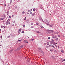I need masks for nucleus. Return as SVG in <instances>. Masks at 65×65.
<instances>
[{"label":"nucleus","instance_id":"f257e3e1","mask_svg":"<svg viewBox=\"0 0 65 65\" xmlns=\"http://www.w3.org/2000/svg\"><path fill=\"white\" fill-rule=\"evenodd\" d=\"M39 20H40V21L41 22H44V21H43L42 18L41 17H40L39 18Z\"/></svg>","mask_w":65,"mask_h":65},{"label":"nucleus","instance_id":"f03ea898","mask_svg":"<svg viewBox=\"0 0 65 65\" xmlns=\"http://www.w3.org/2000/svg\"><path fill=\"white\" fill-rule=\"evenodd\" d=\"M47 30V31H50L51 32V33H53L54 32V31L53 30Z\"/></svg>","mask_w":65,"mask_h":65},{"label":"nucleus","instance_id":"7ed1b4c3","mask_svg":"<svg viewBox=\"0 0 65 65\" xmlns=\"http://www.w3.org/2000/svg\"><path fill=\"white\" fill-rule=\"evenodd\" d=\"M24 41L25 42V43H28V41L26 40H24Z\"/></svg>","mask_w":65,"mask_h":65},{"label":"nucleus","instance_id":"20e7f679","mask_svg":"<svg viewBox=\"0 0 65 65\" xmlns=\"http://www.w3.org/2000/svg\"><path fill=\"white\" fill-rule=\"evenodd\" d=\"M49 27H52L53 26V24H52L51 25V24H48V25Z\"/></svg>","mask_w":65,"mask_h":65},{"label":"nucleus","instance_id":"39448f33","mask_svg":"<svg viewBox=\"0 0 65 65\" xmlns=\"http://www.w3.org/2000/svg\"><path fill=\"white\" fill-rule=\"evenodd\" d=\"M36 25L38 26H40V24H39V23H36Z\"/></svg>","mask_w":65,"mask_h":65},{"label":"nucleus","instance_id":"423d86ee","mask_svg":"<svg viewBox=\"0 0 65 65\" xmlns=\"http://www.w3.org/2000/svg\"><path fill=\"white\" fill-rule=\"evenodd\" d=\"M54 38H55V40H56V41H58V38H55V37H54Z\"/></svg>","mask_w":65,"mask_h":65},{"label":"nucleus","instance_id":"0eeeda50","mask_svg":"<svg viewBox=\"0 0 65 65\" xmlns=\"http://www.w3.org/2000/svg\"><path fill=\"white\" fill-rule=\"evenodd\" d=\"M38 50H39L40 51V52L41 51H42V50H41V48H40L39 47L38 48Z\"/></svg>","mask_w":65,"mask_h":65},{"label":"nucleus","instance_id":"6e6552de","mask_svg":"<svg viewBox=\"0 0 65 65\" xmlns=\"http://www.w3.org/2000/svg\"><path fill=\"white\" fill-rule=\"evenodd\" d=\"M21 50V49L19 47L16 49V50L19 51V50Z\"/></svg>","mask_w":65,"mask_h":65},{"label":"nucleus","instance_id":"1a4fd4ad","mask_svg":"<svg viewBox=\"0 0 65 65\" xmlns=\"http://www.w3.org/2000/svg\"><path fill=\"white\" fill-rule=\"evenodd\" d=\"M55 34H58V32L55 31Z\"/></svg>","mask_w":65,"mask_h":65},{"label":"nucleus","instance_id":"9d476101","mask_svg":"<svg viewBox=\"0 0 65 65\" xmlns=\"http://www.w3.org/2000/svg\"><path fill=\"white\" fill-rule=\"evenodd\" d=\"M23 46L21 45L20 46L19 48L21 49V48H23Z\"/></svg>","mask_w":65,"mask_h":65},{"label":"nucleus","instance_id":"9b49d317","mask_svg":"<svg viewBox=\"0 0 65 65\" xmlns=\"http://www.w3.org/2000/svg\"><path fill=\"white\" fill-rule=\"evenodd\" d=\"M4 20V18H2L0 19V20H1V21H2V20Z\"/></svg>","mask_w":65,"mask_h":65},{"label":"nucleus","instance_id":"f8f14e48","mask_svg":"<svg viewBox=\"0 0 65 65\" xmlns=\"http://www.w3.org/2000/svg\"><path fill=\"white\" fill-rule=\"evenodd\" d=\"M12 0H10V4H11V3H12Z\"/></svg>","mask_w":65,"mask_h":65},{"label":"nucleus","instance_id":"ddd939ff","mask_svg":"<svg viewBox=\"0 0 65 65\" xmlns=\"http://www.w3.org/2000/svg\"><path fill=\"white\" fill-rule=\"evenodd\" d=\"M52 57L53 59H55V56H52Z\"/></svg>","mask_w":65,"mask_h":65},{"label":"nucleus","instance_id":"4468645a","mask_svg":"<svg viewBox=\"0 0 65 65\" xmlns=\"http://www.w3.org/2000/svg\"><path fill=\"white\" fill-rule=\"evenodd\" d=\"M37 33H38V34H39L40 33V32L39 31H37Z\"/></svg>","mask_w":65,"mask_h":65},{"label":"nucleus","instance_id":"2eb2a0df","mask_svg":"<svg viewBox=\"0 0 65 65\" xmlns=\"http://www.w3.org/2000/svg\"><path fill=\"white\" fill-rule=\"evenodd\" d=\"M40 28H44L43 26H40Z\"/></svg>","mask_w":65,"mask_h":65},{"label":"nucleus","instance_id":"dca6fc26","mask_svg":"<svg viewBox=\"0 0 65 65\" xmlns=\"http://www.w3.org/2000/svg\"><path fill=\"white\" fill-rule=\"evenodd\" d=\"M41 53H42V54H43V55L44 54V52H43V51H41Z\"/></svg>","mask_w":65,"mask_h":65},{"label":"nucleus","instance_id":"f3484780","mask_svg":"<svg viewBox=\"0 0 65 65\" xmlns=\"http://www.w3.org/2000/svg\"><path fill=\"white\" fill-rule=\"evenodd\" d=\"M34 26H31V28H33L34 27Z\"/></svg>","mask_w":65,"mask_h":65},{"label":"nucleus","instance_id":"a211bd4d","mask_svg":"<svg viewBox=\"0 0 65 65\" xmlns=\"http://www.w3.org/2000/svg\"><path fill=\"white\" fill-rule=\"evenodd\" d=\"M46 44L47 45H49V44H50V43H49V42H47L46 43Z\"/></svg>","mask_w":65,"mask_h":65},{"label":"nucleus","instance_id":"6ab92c4d","mask_svg":"<svg viewBox=\"0 0 65 65\" xmlns=\"http://www.w3.org/2000/svg\"><path fill=\"white\" fill-rule=\"evenodd\" d=\"M10 21V20L9 19H8L7 21V22H9Z\"/></svg>","mask_w":65,"mask_h":65},{"label":"nucleus","instance_id":"aec40b11","mask_svg":"<svg viewBox=\"0 0 65 65\" xmlns=\"http://www.w3.org/2000/svg\"><path fill=\"white\" fill-rule=\"evenodd\" d=\"M25 13V12H24V11H23L22 12V14H24V13Z\"/></svg>","mask_w":65,"mask_h":65},{"label":"nucleus","instance_id":"412c9836","mask_svg":"<svg viewBox=\"0 0 65 65\" xmlns=\"http://www.w3.org/2000/svg\"><path fill=\"white\" fill-rule=\"evenodd\" d=\"M8 12H9V11H8L7 12V15H8V14H9Z\"/></svg>","mask_w":65,"mask_h":65},{"label":"nucleus","instance_id":"4be33fe9","mask_svg":"<svg viewBox=\"0 0 65 65\" xmlns=\"http://www.w3.org/2000/svg\"><path fill=\"white\" fill-rule=\"evenodd\" d=\"M28 11L29 12H31V11L30 10H28Z\"/></svg>","mask_w":65,"mask_h":65},{"label":"nucleus","instance_id":"5701e85b","mask_svg":"<svg viewBox=\"0 0 65 65\" xmlns=\"http://www.w3.org/2000/svg\"><path fill=\"white\" fill-rule=\"evenodd\" d=\"M52 47H54V48H55V47L54 46V45H52Z\"/></svg>","mask_w":65,"mask_h":65},{"label":"nucleus","instance_id":"b1692460","mask_svg":"<svg viewBox=\"0 0 65 65\" xmlns=\"http://www.w3.org/2000/svg\"><path fill=\"white\" fill-rule=\"evenodd\" d=\"M35 10H36V9H35V8H34L33 9V10L34 11H35Z\"/></svg>","mask_w":65,"mask_h":65},{"label":"nucleus","instance_id":"393cba45","mask_svg":"<svg viewBox=\"0 0 65 65\" xmlns=\"http://www.w3.org/2000/svg\"><path fill=\"white\" fill-rule=\"evenodd\" d=\"M27 61H28V62H30V59H28V60Z\"/></svg>","mask_w":65,"mask_h":65},{"label":"nucleus","instance_id":"a878e982","mask_svg":"<svg viewBox=\"0 0 65 65\" xmlns=\"http://www.w3.org/2000/svg\"><path fill=\"white\" fill-rule=\"evenodd\" d=\"M46 48H48V47H49V46H46Z\"/></svg>","mask_w":65,"mask_h":65},{"label":"nucleus","instance_id":"bb28decb","mask_svg":"<svg viewBox=\"0 0 65 65\" xmlns=\"http://www.w3.org/2000/svg\"><path fill=\"white\" fill-rule=\"evenodd\" d=\"M5 24H6V25H7V24H8V22H7V21L6 22Z\"/></svg>","mask_w":65,"mask_h":65},{"label":"nucleus","instance_id":"cd10ccee","mask_svg":"<svg viewBox=\"0 0 65 65\" xmlns=\"http://www.w3.org/2000/svg\"><path fill=\"white\" fill-rule=\"evenodd\" d=\"M3 25H2L1 26V28H3Z\"/></svg>","mask_w":65,"mask_h":65},{"label":"nucleus","instance_id":"c85d7f7f","mask_svg":"<svg viewBox=\"0 0 65 65\" xmlns=\"http://www.w3.org/2000/svg\"><path fill=\"white\" fill-rule=\"evenodd\" d=\"M32 16H34L35 15V13H34L32 15Z\"/></svg>","mask_w":65,"mask_h":65},{"label":"nucleus","instance_id":"c756f323","mask_svg":"<svg viewBox=\"0 0 65 65\" xmlns=\"http://www.w3.org/2000/svg\"><path fill=\"white\" fill-rule=\"evenodd\" d=\"M54 45H55V46L56 47V48H57V45H56V44H54Z\"/></svg>","mask_w":65,"mask_h":65},{"label":"nucleus","instance_id":"7c9ffc66","mask_svg":"<svg viewBox=\"0 0 65 65\" xmlns=\"http://www.w3.org/2000/svg\"><path fill=\"white\" fill-rule=\"evenodd\" d=\"M18 33H20L21 32V31H20V30H18Z\"/></svg>","mask_w":65,"mask_h":65},{"label":"nucleus","instance_id":"2f4dec72","mask_svg":"<svg viewBox=\"0 0 65 65\" xmlns=\"http://www.w3.org/2000/svg\"><path fill=\"white\" fill-rule=\"evenodd\" d=\"M23 28H25V25H23Z\"/></svg>","mask_w":65,"mask_h":65},{"label":"nucleus","instance_id":"473e14b6","mask_svg":"<svg viewBox=\"0 0 65 65\" xmlns=\"http://www.w3.org/2000/svg\"><path fill=\"white\" fill-rule=\"evenodd\" d=\"M49 47H52V45H49Z\"/></svg>","mask_w":65,"mask_h":65},{"label":"nucleus","instance_id":"72a5a7b5","mask_svg":"<svg viewBox=\"0 0 65 65\" xmlns=\"http://www.w3.org/2000/svg\"><path fill=\"white\" fill-rule=\"evenodd\" d=\"M9 37H10V36H8L7 37V38H9Z\"/></svg>","mask_w":65,"mask_h":65},{"label":"nucleus","instance_id":"f704fd0d","mask_svg":"<svg viewBox=\"0 0 65 65\" xmlns=\"http://www.w3.org/2000/svg\"><path fill=\"white\" fill-rule=\"evenodd\" d=\"M61 53H63V52H64V51H63V50H61Z\"/></svg>","mask_w":65,"mask_h":65},{"label":"nucleus","instance_id":"c9c22d12","mask_svg":"<svg viewBox=\"0 0 65 65\" xmlns=\"http://www.w3.org/2000/svg\"><path fill=\"white\" fill-rule=\"evenodd\" d=\"M30 14H33V13L32 12H30Z\"/></svg>","mask_w":65,"mask_h":65},{"label":"nucleus","instance_id":"e433bc0d","mask_svg":"<svg viewBox=\"0 0 65 65\" xmlns=\"http://www.w3.org/2000/svg\"><path fill=\"white\" fill-rule=\"evenodd\" d=\"M22 33H24V31H22Z\"/></svg>","mask_w":65,"mask_h":65},{"label":"nucleus","instance_id":"4c0bfd02","mask_svg":"<svg viewBox=\"0 0 65 65\" xmlns=\"http://www.w3.org/2000/svg\"><path fill=\"white\" fill-rule=\"evenodd\" d=\"M6 15H5V14H4L3 15V17H4Z\"/></svg>","mask_w":65,"mask_h":65},{"label":"nucleus","instance_id":"58836bf2","mask_svg":"<svg viewBox=\"0 0 65 65\" xmlns=\"http://www.w3.org/2000/svg\"><path fill=\"white\" fill-rule=\"evenodd\" d=\"M48 39H50V38H50V37H48Z\"/></svg>","mask_w":65,"mask_h":65},{"label":"nucleus","instance_id":"ea45409f","mask_svg":"<svg viewBox=\"0 0 65 65\" xmlns=\"http://www.w3.org/2000/svg\"><path fill=\"white\" fill-rule=\"evenodd\" d=\"M12 26L13 27H14V24H12Z\"/></svg>","mask_w":65,"mask_h":65},{"label":"nucleus","instance_id":"a19ab883","mask_svg":"<svg viewBox=\"0 0 65 65\" xmlns=\"http://www.w3.org/2000/svg\"><path fill=\"white\" fill-rule=\"evenodd\" d=\"M3 27L4 28H6V26H3Z\"/></svg>","mask_w":65,"mask_h":65},{"label":"nucleus","instance_id":"79ce46f5","mask_svg":"<svg viewBox=\"0 0 65 65\" xmlns=\"http://www.w3.org/2000/svg\"><path fill=\"white\" fill-rule=\"evenodd\" d=\"M9 17L10 18H11V16H9Z\"/></svg>","mask_w":65,"mask_h":65},{"label":"nucleus","instance_id":"37998d69","mask_svg":"<svg viewBox=\"0 0 65 65\" xmlns=\"http://www.w3.org/2000/svg\"><path fill=\"white\" fill-rule=\"evenodd\" d=\"M50 51L51 52H53V50H50Z\"/></svg>","mask_w":65,"mask_h":65},{"label":"nucleus","instance_id":"c03bdc74","mask_svg":"<svg viewBox=\"0 0 65 65\" xmlns=\"http://www.w3.org/2000/svg\"><path fill=\"white\" fill-rule=\"evenodd\" d=\"M46 43H45L44 44V45H46Z\"/></svg>","mask_w":65,"mask_h":65},{"label":"nucleus","instance_id":"a18cd8bd","mask_svg":"<svg viewBox=\"0 0 65 65\" xmlns=\"http://www.w3.org/2000/svg\"><path fill=\"white\" fill-rule=\"evenodd\" d=\"M31 25H33V23H31Z\"/></svg>","mask_w":65,"mask_h":65},{"label":"nucleus","instance_id":"49530a36","mask_svg":"<svg viewBox=\"0 0 65 65\" xmlns=\"http://www.w3.org/2000/svg\"><path fill=\"white\" fill-rule=\"evenodd\" d=\"M21 30H22V29H20L19 30L21 31Z\"/></svg>","mask_w":65,"mask_h":65},{"label":"nucleus","instance_id":"de8ad7c7","mask_svg":"<svg viewBox=\"0 0 65 65\" xmlns=\"http://www.w3.org/2000/svg\"><path fill=\"white\" fill-rule=\"evenodd\" d=\"M11 51H12H12H13V49Z\"/></svg>","mask_w":65,"mask_h":65},{"label":"nucleus","instance_id":"09e8293b","mask_svg":"<svg viewBox=\"0 0 65 65\" xmlns=\"http://www.w3.org/2000/svg\"><path fill=\"white\" fill-rule=\"evenodd\" d=\"M6 16H5L4 17V18H5H5H6Z\"/></svg>","mask_w":65,"mask_h":65},{"label":"nucleus","instance_id":"8fccbe9b","mask_svg":"<svg viewBox=\"0 0 65 65\" xmlns=\"http://www.w3.org/2000/svg\"><path fill=\"white\" fill-rule=\"evenodd\" d=\"M34 40V39H32L31 40V41H33Z\"/></svg>","mask_w":65,"mask_h":65},{"label":"nucleus","instance_id":"3c124183","mask_svg":"<svg viewBox=\"0 0 65 65\" xmlns=\"http://www.w3.org/2000/svg\"><path fill=\"white\" fill-rule=\"evenodd\" d=\"M58 36L59 37H60V35H58Z\"/></svg>","mask_w":65,"mask_h":65},{"label":"nucleus","instance_id":"603ef678","mask_svg":"<svg viewBox=\"0 0 65 65\" xmlns=\"http://www.w3.org/2000/svg\"><path fill=\"white\" fill-rule=\"evenodd\" d=\"M63 61H65V59H64L63 60Z\"/></svg>","mask_w":65,"mask_h":65},{"label":"nucleus","instance_id":"864d4df0","mask_svg":"<svg viewBox=\"0 0 65 65\" xmlns=\"http://www.w3.org/2000/svg\"><path fill=\"white\" fill-rule=\"evenodd\" d=\"M14 15H12V18H13V16H14Z\"/></svg>","mask_w":65,"mask_h":65},{"label":"nucleus","instance_id":"5fc2aeb1","mask_svg":"<svg viewBox=\"0 0 65 65\" xmlns=\"http://www.w3.org/2000/svg\"><path fill=\"white\" fill-rule=\"evenodd\" d=\"M10 53H11V52H12V51H11V50L10 51Z\"/></svg>","mask_w":65,"mask_h":65},{"label":"nucleus","instance_id":"6e6d98bb","mask_svg":"<svg viewBox=\"0 0 65 65\" xmlns=\"http://www.w3.org/2000/svg\"><path fill=\"white\" fill-rule=\"evenodd\" d=\"M27 14H30V13H29L28 12L27 13Z\"/></svg>","mask_w":65,"mask_h":65},{"label":"nucleus","instance_id":"4d7b16f0","mask_svg":"<svg viewBox=\"0 0 65 65\" xmlns=\"http://www.w3.org/2000/svg\"><path fill=\"white\" fill-rule=\"evenodd\" d=\"M54 41V40H53V39H52V41Z\"/></svg>","mask_w":65,"mask_h":65},{"label":"nucleus","instance_id":"13d9d810","mask_svg":"<svg viewBox=\"0 0 65 65\" xmlns=\"http://www.w3.org/2000/svg\"><path fill=\"white\" fill-rule=\"evenodd\" d=\"M4 5H5V6H6V4H5Z\"/></svg>","mask_w":65,"mask_h":65},{"label":"nucleus","instance_id":"bf43d9fd","mask_svg":"<svg viewBox=\"0 0 65 65\" xmlns=\"http://www.w3.org/2000/svg\"><path fill=\"white\" fill-rule=\"evenodd\" d=\"M30 10H31V11H32V9H31Z\"/></svg>","mask_w":65,"mask_h":65},{"label":"nucleus","instance_id":"052dcab7","mask_svg":"<svg viewBox=\"0 0 65 65\" xmlns=\"http://www.w3.org/2000/svg\"><path fill=\"white\" fill-rule=\"evenodd\" d=\"M8 23L9 24H10V22H8Z\"/></svg>","mask_w":65,"mask_h":65},{"label":"nucleus","instance_id":"680f3d73","mask_svg":"<svg viewBox=\"0 0 65 65\" xmlns=\"http://www.w3.org/2000/svg\"><path fill=\"white\" fill-rule=\"evenodd\" d=\"M24 20H26V18H25V19H24Z\"/></svg>","mask_w":65,"mask_h":65},{"label":"nucleus","instance_id":"e2e57ef3","mask_svg":"<svg viewBox=\"0 0 65 65\" xmlns=\"http://www.w3.org/2000/svg\"><path fill=\"white\" fill-rule=\"evenodd\" d=\"M58 48H59V47H60L59 46H58Z\"/></svg>","mask_w":65,"mask_h":65},{"label":"nucleus","instance_id":"0e129e2a","mask_svg":"<svg viewBox=\"0 0 65 65\" xmlns=\"http://www.w3.org/2000/svg\"><path fill=\"white\" fill-rule=\"evenodd\" d=\"M21 40H19L18 41H18H21Z\"/></svg>","mask_w":65,"mask_h":65},{"label":"nucleus","instance_id":"69168bd1","mask_svg":"<svg viewBox=\"0 0 65 65\" xmlns=\"http://www.w3.org/2000/svg\"><path fill=\"white\" fill-rule=\"evenodd\" d=\"M2 36H1V38H2Z\"/></svg>","mask_w":65,"mask_h":65},{"label":"nucleus","instance_id":"338daca9","mask_svg":"<svg viewBox=\"0 0 65 65\" xmlns=\"http://www.w3.org/2000/svg\"><path fill=\"white\" fill-rule=\"evenodd\" d=\"M50 44H51V45L52 44H52V43H50Z\"/></svg>","mask_w":65,"mask_h":65},{"label":"nucleus","instance_id":"774afa93","mask_svg":"<svg viewBox=\"0 0 65 65\" xmlns=\"http://www.w3.org/2000/svg\"><path fill=\"white\" fill-rule=\"evenodd\" d=\"M14 22H15V21H14Z\"/></svg>","mask_w":65,"mask_h":65}]
</instances>
